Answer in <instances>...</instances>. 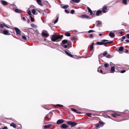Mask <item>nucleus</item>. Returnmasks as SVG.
<instances>
[{
  "instance_id": "13",
  "label": "nucleus",
  "mask_w": 129,
  "mask_h": 129,
  "mask_svg": "<svg viewBox=\"0 0 129 129\" xmlns=\"http://www.w3.org/2000/svg\"><path fill=\"white\" fill-rule=\"evenodd\" d=\"M42 35L43 36L46 37H47L49 36V34L48 33H46L44 32H42Z\"/></svg>"
},
{
  "instance_id": "37",
  "label": "nucleus",
  "mask_w": 129,
  "mask_h": 129,
  "mask_svg": "<svg viewBox=\"0 0 129 129\" xmlns=\"http://www.w3.org/2000/svg\"><path fill=\"white\" fill-rule=\"evenodd\" d=\"M107 54V51H104L103 54V56H106Z\"/></svg>"
},
{
  "instance_id": "20",
  "label": "nucleus",
  "mask_w": 129,
  "mask_h": 129,
  "mask_svg": "<svg viewBox=\"0 0 129 129\" xmlns=\"http://www.w3.org/2000/svg\"><path fill=\"white\" fill-rule=\"evenodd\" d=\"M15 12L17 13H21L22 12V11L18 9H16L15 10Z\"/></svg>"
},
{
  "instance_id": "23",
  "label": "nucleus",
  "mask_w": 129,
  "mask_h": 129,
  "mask_svg": "<svg viewBox=\"0 0 129 129\" xmlns=\"http://www.w3.org/2000/svg\"><path fill=\"white\" fill-rule=\"evenodd\" d=\"M68 42V40H63L62 41V43H61L62 44L64 45L66 43H67Z\"/></svg>"
},
{
  "instance_id": "52",
  "label": "nucleus",
  "mask_w": 129,
  "mask_h": 129,
  "mask_svg": "<svg viewBox=\"0 0 129 129\" xmlns=\"http://www.w3.org/2000/svg\"><path fill=\"white\" fill-rule=\"evenodd\" d=\"M105 117H106L107 118H111L109 116L107 115H106L105 116Z\"/></svg>"
},
{
  "instance_id": "4",
  "label": "nucleus",
  "mask_w": 129,
  "mask_h": 129,
  "mask_svg": "<svg viewBox=\"0 0 129 129\" xmlns=\"http://www.w3.org/2000/svg\"><path fill=\"white\" fill-rule=\"evenodd\" d=\"M14 29L15 30L16 34L18 35H20L21 34V31L20 29L17 27H14Z\"/></svg>"
},
{
  "instance_id": "45",
  "label": "nucleus",
  "mask_w": 129,
  "mask_h": 129,
  "mask_svg": "<svg viewBox=\"0 0 129 129\" xmlns=\"http://www.w3.org/2000/svg\"><path fill=\"white\" fill-rule=\"evenodd\" d=\"M48 114H47L46 116L45 117V118H47L48 119H50V118L49 117V116H48Z\"/></svg>"
},
{
  "instance_id": "22",
  "label": "nucleus",
  "mask_w": 129,
  "mask_h": 129,
  "mask_svg": "<svg viewBox=\"0 0 129 129\" xmlns=\"http://www.w3.org/2000/svg\"><path fill=\"white\" fill-rule=\"evenodd\" d=\"M72 1L75 3H79L80 1V0H71L70 2L71 3H73L71 2Z\"/></svg>"
},
{
  "instance_id": "51",
  "label": "nucleus",
  "mask_w": 129,
  "mask_h": 129,
  "mask_svg": "<svg viewBox=\"0 0 129 129\" xmlns=\"http://www.w3.org/2000/svg\"><path fill=\"white\" fill-rule=\"evenodd\" d=\"M76 38L74 37H73L72 38H71V40H76Z\"/></svg>"
},
{
  "instance_id": "55",
  "label": "nucleus",
  "mask_w": 129,
  "mask_h": 129,
  "mask_svg": "<svg viewBox=\"0 0 129 129\" xmlns=\"http://www.w3.org/2000/svg\"><path fill=\"white\" fill-rule=\"evenodd\" d=\"M128 52V51L127 49H125L124 50V52L125 53H127Z\"/></svg>"
},
{
  "instance_id": "58",
  "label": "nucleus",
  "mask_w": 129,
  "mask_h": 129,
  "mask_svg": "<svg viewBox=\"0 0 129 129\" xmlns=\"http://www.w3.org/2000/svg\"><path fill=\"white\" fill-rule=\"evenodd\" d=\"M126 37L128 39H129V34H126Z\"/></svg>"
},
{
  "instance_id": "46",
  "label": "nucleus",
  "mask_w": 129,
  "mask_h": 129,
  "mask_svg": "<svg viewBox=\"0 0 129 129\" xmlns=\"http://www.w3.org/2000/svg\"><path fill=\"white\" fill-rule=\"evenodd\" d=\"M104 66L105 68H107L108 67V64L107 63H105L104 64Z\"/></svg>"
},
{
  "instance_id": "3",
  "label": "nucleus",
  "mask_w": 129,
  "mask_h": 129,
  "mask_svg": "<svg viewBox=\"0 0 129 129\" xmlns=\"http://www.w3.org/2000/svg\"><path fill=\"white\" fill-rule=\"evenodd\" d=\"M67 123L68 124L71 125L72 127H73L77 124V123L75 122H72L71 121H68L67 122Z\"/></svg>"
},
{
  "instance_id": "34",
  "label": "nucleus",
  "mask_w": 129,
  "mask_h": 129,
  "mask_svg": "<svg viewBox=\"0 0 129 129\" xmlns=\"http://www.w3.org/2000/svg\"><path fill=\"white\" fill-rule=\"evenodd\" d=\"M60 44L64 48H67L68 47V46L67 45H64L62 44L61 43Z\"/></svg>"
},
{
  "instance_id": "57",
  "label": "nucleus",
  "mask_w": 129,
  "mask_h": 129,
  "mask_svg": "<svg viewBox=\"0 0 129 129\" xmlns=\"http://www.w3.org/2000/svg\"><path fill=\"white\" fill-rule=\"evenodd\" d=\"M56 106H57L61 107H62L63 106V105H61L59 104H57L56 105Z\"/></svg>"
},
{
  "instance_id": "16",
  "label": "nucleus",
  "mask_w": 129,
  "mask_h": 129,
  "mask_svg": "<svg viewBox=\"0 0 129 129\" xmlns=\"http://www.w3.org/2000/svg\"><path fill=\"white\" fill-rule=\"evenodd\" d=\"M100 68H101V67H99L98 68V72H99L100 73H101L103 74H105L106 73H103V71L101 69L99 70V69H100Z\"/></svg>"
},
{
  "instance_id": "36",
  "label": "nucleus",
  "mask_w": 129,
  "mask_h": 129,
  "mask_svg": "<svg viewBox=\"0 0 129 129\" xmlns=\"http://www.w3.org/2000/svg\"><path fill=\"white\" fill-rule=\"evenodd\" d=\"M127 1L126 0H123L122 3L126 5L127 4Z\"/></svg>"
},
{
  "instance_id": "56",
  "label": "nucleus",
  "mask_w": 129,
  "mask_h": 129,
  "mask_svg": "<svg viewBox=\"0 0 129 129\" xmlns=\"http://www.w3.org/2000/svg\"><path fill=\"white\" fill-rule=\"evenodd\" d=\"M126 71L125 70H122L120 72L121 73H123L125 72Z\"/></svg>"
},
{
  "instance_id": "39",
  "label": "nucleus",
  "mask_w": 129,
  "mask_h": 129,
  "mask_svg": "<svg viewBox=\"0 0 129 129\" xmlns=\"http://www.w3.org/2000/svg\"><path fill=\"white\" fill-rule=\"evenodd\" d=\"M95 32V31L93 30H89L88 31V33H91L93 32Z\"/></svg>"
},
{
  "instance_id": "61",
  "label": "nucleus",
  "mask_w": 129,
  "mask_h": 129,
  "mask_svg": "<svg viewBox=\"0 0 129 129\" xmlns=\"http://www.w3.org/2000/svg\"><path fill=\"white\" fill-rule=\"evenodd\" d=\"M22 19H23V20L24 21H26V19H25V18L24 17H23Z\"/></svg>"
},
{
  "instance_id": "14",
  "label": "nucleus",
  "mask_w": 129,
  "mask_h": 129,
  "mask_svg": "<svg viewBox=\"0 0 129 129\" xmlns=\"http://www.w3.org/2000/svg\"><path fill=\"white\" fill-rule=\"evenodd\" d=\"M52 126L51 124H49L48 125H46L44 126V128H45L47 129L50 128Z\"/></svg>"
},
{
  "instance_id": "42",
  "label": "nucleus",
  "mask_w": 129,
  "mask_h": 129,
  "mask_svg": "<svg viewBox=\"0 0 129 129\" xmlns=\"http://www.w3.org/2000/svg\"><path fill=\"white\" fill-rule=\"evenodd\" d=\"M89 37L91 38H93V35L91 34H89Z\"/></svg>"
},
{
  "instance_id": "50",
  "label": "nucleus",
  "mask_w": 129,
  "mask_h": 129,
  "mask_svg": "<svg viewBox=\"0 0 129 129\" xmlns=\"http://www.w3.org/2000/svg\"><path fill=\"white\" fill-rule=\"evenodd\" d=\"M106 57H107V58H110L111 57V55L109 54H108L106 56Z\"/></svg>"
},
{
  "instance_id": "47",
  "label": "nucleus",
  "mask_w": 129,
  "mask_h": 129,
  "mask_svg": "<svg viewBox=\"0 0 129 129\" xmlns=\"http://www.w3.org/2000/svg\"><path fill=\"white\" fill-rule=\"evenodd\" d=\"M75 12V11L74 10H71V13L72 14H74Z\"/></svg>"
},
{
  "instance_id": "44",
  "label": "nucleus",
  "mask_w": 129,
  "mask_h": 129,
  "mask_svg": "<svg viewBox=\"0 0 129 129\" xmlns=\"http://www.w3.org/2000/svg\"><path fill=\"white\" fill-rule=\"evenodd\" d=\"M4 23L3 24H0V27H1V28H4Z\"/></svg>"
},
{
  "instance_id": "12",
  "label": "nucleus",
  "mask_w": 129,
  "mask_h": 129,
  "mask_svg": "<svg viewBox=\"0 0 129 129\" xmlns=\"http://www.w3.org/2000/svg\"><path fill=\"white\" fill-rule=\"evenodd\" d=\"M37 2L38 4L40 6H43V5L41 1V0H37Z\"/></svg>"
},
{
  "instance_id": "19",
  "label": "nucleus",
  "mask_w": 129,
  "mask_h": 129,
  "mask_svg": "<svg viewBox=\"0 0 129 129\" xmlns=\"http://www.w3.org/2000/svg\"><path fill=\"white\" fill-rule=\"evenodd\" d=\"M115 71V68L114 66L112 67L111 68L110 73H113Z\"/></svg>"
},
{
  "instance_id": "35",
  "label": "nucleus",
  "mask_w": 129,
  "mask_h": 129,
  "mask_svg": "<svg viewBox=\"0 0 129 129\" xmlns=\"http://www.w3.org/2000/svg\"><path fill=\"white\" fill-rule=\"evenodd\" d=\"M112 115L114 117L116 118L117 117L116 116H118L119 115H117L116 114H112Z\"/></svg>"
},
{
  "instance_id": "48",
  "label": "nucleus",
  "mask_w": 129,
  "mask_h": 129,
  "mask_svg": "<svg viewBox=\"0 0 129 129\" xmlns=\"http://www.w3.org/2000/svg\"><path fill=\"white\" fill-rule=\"evenodd\" d=\"M95 12H92V14H90L92 16H94V15H95Z\"/></svg>"
},
{
  "instance_id": "2",
  "label": "nucleus",
  "mask_w": 129,
  "mask_h": 129,
  "mask_svg": "<svg viewBox=\"0 0 129 129\" xmlns=\"http://www.w3.org/2000/svg\"><path fill=\"white\" fill-rule=\"evenodd\" d=\"M113 42V41H112L109 42L108 40L104 39L101 42H96V45H103L104 46H106L107 44L108 43H111Z\"/></svg>"
},
{
  "instance_id": "49",
  "label": "nucleus",
  "mask_w": 129,
  "mask_h": 129,
  "mask_svg": "<svg viewBox=\"0 0 129 129\" xmlns=\"http://www.w3.org/2000/svg\"><path fill=\"white\" fill-rule=\"evenodd\" d=\"M64 11L67 14L69 13V11L68 10H64Z\"/></svg>"
},
{
  "instance_id": "25",
  "label": "nucleus",
  "mask_w": 129,
  "mask_h": 129,
  "mask_svg": "<svg viewBox=\"0 0 129 129\" xmlns=\"http://www.w3.org/2000/svg\"><path fill=\"white\" fill-rule=\"evenodd\" d=\"M53 114V113L52 112H50L48 114V115L49 116V117L50 118V119L51 117Z\"/></svg>"
},
{
  "instance_id": "10",
  "label": "nucleus",
  "mask_w": 129,
  "mask_h": 129,
  "mask_svg": "<svg viewBox=\"0 0 129 129\" xmlns=\"http://www.w3.org/2000/svg\"><path fill=\"white\" fill-rule=\"evenodd\" d=\"M109 35L110 37L111 38H113L115 37V35L113 33L110 32Z\"/></svg>"
},
{
  "instance_id": "17",
  "label": "nucleus",
  "mask_w": 129,
  "mask_h": 129,
  "mask_svg": "<svg viewBox=\"0 0 129 129\" xmlns=\"http://www.w3.org/2000/svg\"><path fill=\"white\" fill-rule=\"evenodd\" d=\"M102 13V11L101 10H98L96 12V15L98 16L100 14Z\"/></svg>"
},
{
  "instance_id": "5",
  "label": "nucleus",
  "mask_w": 129,
  "mask_h": 129,
  "mask_svg": "<svg viewBox=\"0 0 129 129\" xmlns=\"http://www.w3.org/2000/svg\"><path fill=\"white\" fill-rule=\"evenodd\" d=\"M60 127L61 129H66L68 127V126L65 124H63L61 125Z\"/></svg>"
},
{
  "instance_id": "29",
  "label": "nucleus",
  "mask_w": 129,
  "mask_h": 129,
  "mask_svg": "<svg viewBox=\"0 0 129 129\" xmlns=\"http://www.w3.org/2000/svg\"><path fill=\"white\" fill-rule=\"evenodd\" d=\"M123 50V47H120L118 49V51H121Z\"/></svg>"
},
{
  "instance_id": "1",
  "label": "nucleus",
  "mask_w": 129,
  "mask_h": 129,
  "mask_svg": "<svg viewBox=\"0 0 129 129\" xmlns=\"http://www.w3.org/2000/svg\"><path fill=\"white\" fill-rule=\"evenodd\" d=\"M63 37L62 35H52L51 40L54 42H58L61 40Z\"/></svg>"
},
{
  "instance_id": "30",
  "label": "nucleus",
  "mask_w": 129,
  "mask_h": 129,
  "mask_svg": "<svg viewBox=\"0 0 129 129\" xmlns=\"http://www.w3.org/2000/svg\"><path fill=\"white\" fill-rule=\"evenodd\" d=\"M69 7V6L68 5H66L64 6H63L62 7V8H63L64 9H66L68 8Z\"/></svg>"
},
{
  "instance_id": "9",
  "label": "nucleus",
  "mask_w": 129,
  "mask_h": 129,
  "mask_svg": "<svg viewBox=\"0 0 129 129\" xmlns=\"http://www.w3.org/2000/svg\"><path fill=\"white\" fill-rule=\"evenodd\" d=\"M64 52L67 55L70 57L72 58H73L74 57V56L73 55L69 53L67 51L65 50Z\"/></svg>"
},
{
  "instance_id": "33",
  "label": "nucleus",
  "mask_w": 129,
  "mask_h": 129,
  "mask_svg": "<svg viewBox=\"0 0 129 129\" xmlns=\"http://www.w3.org/2000/svg\"><path fill=\"white\" fill-rule=\"evenodd\" d=\"M30 20L31 22H33L34 21V19L33 18L32 16H30Z\"/></svg>"
},
{
  "instance_id": "53",
  "label": "nucleus",
  "mask_w": 129,
  "mask_h": 129,
  "mask_svg": "<svg viewBox=\"0 0 129 129\" xmlns=\"http://www.w3.org/2000/svg\"><path fill=\"white\" fill-rule=\"evenodd\" d=\"M87 114L88 116L90 117L92 115V114L91 113H87Z\"/></svg>"
},
{
  "instance_id": "26",
  "label": "nucleus",
  "mask_w": 129,
  "mask_h": 129,
  "mask_svg": "<svg viewBox=\"0 0 129 129\" xmlns=\"http://www.w3.org/2000/svg\"><path fill=\"white\" fill-rule=\"evenodd\" d=\"M87 9L89 12L90 13V14H92V11L88 7H87Z\"/></svg>"
},
{
  "instance_id": "15",
  "label": "nucleus",
  "mask_w": 129,
  "mask_h": 129,
  "mask_svg": "<svg viewBox=\"0 0 129 129\" xmlns=\"http://www.w3.org/2000/svg\"><path fill=\"white\" fill-rule=\"evenodd\" d=\"M99 123H98L96 124L95 127H98L100 125L103 124V122L101 121H99Z\"/></svg>"
},
{
  "instance_id": "31",
  "label": "nucleus",
  "mask_w": 129,
  "mask_h": 129,
  "mask_svg": "<svg viewBox=\"0 0 129 129\" xmlns=\"http://www.w3.org/2000/svg\"><path fill=\"white\" fill-rule=\"evenodd\" d=\"M96 22H97L98 24L97 25V26H98L100 24H101L102 23V22L98 20L96 21Z\"/></svg>"
},
{
  "instance_id": "28",
  "label": "nucleus",
  "mask_w": 129,
  "mask_h": 129,
  "mask_svg": "<svg viewBox=\"0 0 129 129\" xmlns=\"http://www.w3.org/2000/svg\"><path fill=\"white\" fill-rule=\"evenodd\" d=\"M65 35L67 37H70L71 36V34L69 32H67L65 33Z\"/></svg>"
},
{
  "instance_id": "21",
  "label": "nucleus",
  "mask_w": 129,
  "mask_h": 129,
  "mask_svg": "<svg viewBox=\"0 0 129 129\" xmlns=\"http://www.w3.org/2000/svg\"><path fill=\"white\" fill-rule=\"evenodd\" d=\"M11 126H12L14 128H16V124L13 122L10 125Z\"/></svg>"
},
{
  "instance_id": "24",
  "label": "nucleus",
  "mask_w": 129,
  "mask_h": 129,
  "mask_svg": "<svg viewBox=\"0 0 129 129\" xmlns=\"http://www.w3.org/2000/svg\"><path fill=\"white\" fill-rule=\"evenodd\" d=\"M59 18V16L57 15V18L55 20L54 22V23L55 24L58 21Z\"/></svg>"
},
{
  "instance_id": "6",
  "label": "nucleus",
  "mask_w": 129,
  "mask_h": 129,
  "mask_svg": "<svg viewBox=\"0 0 129 129\" xmlns=\"http://www.w3.org/2000/svg\"><path fill=\"white\" fill-rule=\"evenodd\" d=\"M64 120L62 119H60L57 120L56 123L57 124L59 125L63 123Z\"/></svg>"
},
{
  "instance_id": "7",
  "label": "nucleus",
  "mask_w": 129,
  "mask_h": 129,
  "mask_svg": "<svg viewBox=\"0 0 129 129\" xmlns=\"http://www.w3.org/2000/svg\"><path fill=\"white\" fill-rule=\"evenodd\" d=\"M80 17L82 18H86L88 19L90 18V17L85 14H84L81 15L80 16Z\"/></svg>"
},
{
  "instance_id": "43",
  "label": "nucleus",
  "mask_w": 129,
  "mask_h": 129,
  "mask_svg": "<svg viewBox=\"0 0 129 129\" xmlns=\"http://www.w3.org/2000/svg\"><path fill=\"white\" fill-rule=\"evenodd\" d=\"M22 38L23 39L25 40H26L27 39L26 37L25 36H22Z\"/></svg>"
},
{
  "instance_id": "18",
  "label": "nucleus",
  "mask_w": 129,
  "mask_h": 129,
  "mask_svg": "<svg viewBox=\"0 0 129 129\" xmlns=\"http://www.w3.org/2000/svg\"><path fill=\"white\" fill-rule=\"evenodd\" d=\"M31 11L33 14L34 15H37L38 13L36 11L35 9H32Z\"/></svg>"
},
{
  "instance_id": "38",
  "label": "nucleus",
  "mask_w": 129,
  "mask_h": 129,
  "mask_svg": "<svg viewBox=\"0 0 129 129\" xmlns=\"http://www.w3.org/2000/svg\"><path fill=\"white\" fill-rule=\"evenodd\" d=\"M27 13L30 16H31L32 15L31 13V12L30 10H29L28 11Z\"/></svg>"
},
{
  "instance_id": "63",
  "label": "nucleus",
  "mask_w": 129,
  "mask_h": 129,
  "mask_svg": "<svg viewBox=\"0 0 129 129\" xmlns=\"http://www.w3.org/2000/svg\"><path fill=\"white\" fill-rule=\"evenodd\" d=\"M122 38L123 39H124L125 38V36H123L122 37Z\"/></svg>"
},
{
  "instance_id": "64",
  "label": "nucleus",
  "mask_w": 129,
  "mask_h": 129,
  "mask_svg": "<svg viewBox=\"0 0 129 129\" xmlns=\"http://www.w3.org/2000/svg\"><path fill=\"white\" fill-rule=\"evenodd\" d=\"M7 127L6 126L4 127L3 128V129H7Z\"/></svg>"
},
{
  "instance_id": "60",
  "label": "nucleus",
  "mask_w": 129,
  "mask_h": 129,
  "mask_svg": "<svg viewBox=\"0 0 129 129\" xmlns=\"http://www.w3.org/2000/svg\"><path fill=\"white\" fill-rule=\"evenodd\" d=\"M4 26H5V27L8 28H9V27L8 26H7V25H5V23H4Z\"/></svg>"
},
{
  "instance_id": "32",
  "label": "nucleus",
  "mask_w": 129,
  "mask_h": 129,
  "mask_svg": "<svg viewBox=\"0 0 129 129\" xmlns=\"http://www.w3.org/2000/svg\"><path fill=\"white\" fill-rule=\"evenodd\" d=\"M103 56V54H100L98 55V59H99L100 58H101Z\"/></svg>"
},
{
  "instance_id": "41",
  "label": "nucleus",
  "mask_w": 129,
  "mask_h": 129,
  "mask_svg": "<svg viewBox=\"0 0 129 129\" xmlns=\"http://www.w3.org/2000/svg\"><path fill=\"white\" fill-rule=\"evenodd\" d=\"M71 109L72 111H73L74 112H76L77 111V110L76 109H74V108H71Z\"/></svg>"
},
{
  "instance_id": "62",
  "label": "nucleus",
  "mask_w": 129,
  "mask_h": 129,
  "mask_svg": "<svg viewBox=\"0 0 129 129\" xmlns=\"http://www.w3.org/2000/svg\"><path fill=\"white\" fill-rule=\"evenodd\" d=\"M30 25L32 27H34V26H35V25L33 24H31Z\"/></svg>"
},
{
  "instance_id": "8",
  "label": "nucleus",
  "mask_w": 129,
  "mask_h": 129,
  "mask_svg": "<svg viewBox=\"0 0 129 129\" xmlns=\"http://www.w3.org/2000/svg\"><path fill=\"white\" fill-rule=\"evenodd\" d=\"M102 11L104 13H106V11L107 9V7L105 6H104L102 7Z\"/></svg>"
},
{
  "instance_id": "11",
  "label": "nucleus",
  "mask_w": 129,
  "mask_h": 129,
  "mask_svg": "<svg viewBox=\"0 0 129 129\" xmlns=\"http://www.w3.org/2000/svg\"><path fill=\"white\" fill-rule=\"evenodd\" d=\"M3 33L5 35H9L10 33H9L8 31L7 30H4L3 31Z\"/></svg>"
},
{
  "instance_id": "59",
  "label": "nucleus",
  "mask_w": 129,
  "mask_h": 129,
  "mask_svg": "<svg viewBox=\"0 0 129 129\" xmlns=\"http://www.w3.org/2000/svg\"><path fill=\"white\" fill-rule=\"evenodd\" d=\"M126 24L125 23H123L122 24V25H123L124 26H126Z\"/></svg>"
},
{
  "instance_id": "27",
  "label": "nucleus",
  "mask_w": 129,
  "mask_h": 129,
  "mask_svg": "<svg viewBox=\"0 0 129 129\" xmlns=\"http://www.w3.org/2000/svg\"><path fill=\"white\" fill-rule=\"evenodd\" d=\"M1 2L3 5H7V2L6 1L3 0H2Z\"/></svg>"
},
{
  "instance_id": "54",
  "label": "nucleus",
  "mask_w": 129,
  "mask_h": 129,
  "mask_svg": "<svg viewBox=\"0 0 129 129\" xmlns=\"http://www.w3.org/2000/svg\"><path fill=\"white\" fill-rule=\"evenodd\" d=\"M93 46L91 45L90 46V50H92L93 49Z\"/></svg>"
},
{
  "instance_id": "40",
  "label": "nucleus",
  "mask_w": 129,
  "mask_h": 129,
  "mask_svg": "<svg viewBox=\"0 0 129 129\" xmlns=\"http://www.w3.org/2000/svg\"><path fill=\"white\" fill-rule=\"evenodd\" d=\"M96 41H93V43L91 45H92L93 46V45H95L96 44Z\"/></svg>"
}]
</instances>
